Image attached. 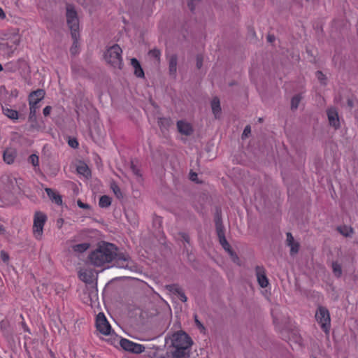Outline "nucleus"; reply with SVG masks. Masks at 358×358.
<instances>
[{
	"label": "nucleus",
	"mask_w": 358,
	"mask_h": 358,
	"mask_svg": "<svg viewBox=\"0 0 358 358\" xmlns=\"http://www.w3.org/2000/svg\"><path fill=\"white\" fill-rule=\"evenodd\" d=\"M116 250L115 245L103 242L89 255L90 262L95 266H103L113 261Z\"/></svg>",
	"instance_id": "nucleus-1"
},
{
	"label": "nucleus",
	"mask_w": 358,
	"mask_h": 358,
	"mask_svg": "<svg viewBox=\"0 0 358 358\" xmlns=\"http://www.w3.org/2000/svg\"><path fill=\"white\" fill-rule=\"evenodd\" d=\"M171 354L173 358H188L189 348L193 342L192 338L184 331H178L171 336Z\"/></svg>",
	"instance_id": "nucleus-2"
},
{
	"label": "nucleus",
	"mask_w": 358,
	"mask_h": 358,
	"mask_svg": "<svg viewBox=\"0 0 358 358\" xmlns=\"http://www.w3.org/2000/svg\"><path fill=\"white\" fill-rule=\"evenodd\" d=\"M0 50L10 55L16 50L20 42V36L17 31H7L0 33Z\"/></svg>",
	"instance_id": "nucleus-3"
},
{
	"label": "nucleus",
	"mask_w": 358,
	"mask_h": 358,
	"mask_svg": "<svg viewBox=\"0 0 358 358\" xmlns=\"http://www.w3.org/2000/svg\"><path fill=\"white\" fill-rule=\"evenodd\" d=\"M122 50L115 44L106 49L104 53V59L108 64L114 69H122L123 66Z\"/></svg>",
	"instance_id": "nucleus-4"
},
{
	"label": "nucleus",
	"mask_w": 358,
	"mask_h": 358,
	"mask_svg": "<svg viewBox=\"0 0 358 358\" xmlns=\"http://www.w3.org/2000/svg\"><path fill=\"white\" fill-rule=\"evenodd\" d=\"M66 17L72 38L79 37V20L77 12L71 4H67L66 6Z\"/></svg>",
	"instance_id": "nucleus-5"
},
{
	"label": "nucleus",
	"mask_w": 358,
	"mask_h": 358,
	"mask_svg": "<svg viewBox=\"0 0 358 358\" xmlns=\"http://www.w3.org/2000/svg\"><path fill=\"white\" fill-rule=\"evenodd\" d=\"M47 217L41 212H36L34 218L33 233L36 238L40 239Z\"/></svg>",
	"instance_id": "nucleus-6"
},
{
	"label": "nucleus",
	"mask_w": 358,
	"mask_h": 358,
	"mask_svg": "<svg viewBox=\"0 0 358 358\" xmlns=\"http://www.w3.org/2000/svg\"><path fill=\"white\" fill-rule=\"evenodd\" d=\"M315 317L320 324L324 331H327L330 326V315L329 310L322 306H320L316 312Z\"/></svg>",
	"instance_id": "nucleus-7"
},
{
	"label": "nucleus",
	"mask_w": 358,
	"mask_h": 358,
	"mask_svg": "<svg viewBox=\"0 0 358 358\" xmlns=\"http://www.w3.org/2000/svg\"><path fill=\"white\" fill-rule=\"evenodd\" d=\"M96 327L97 330L103 335H110L111 327L107 321L103 313H99L96 316Z\"/></svg>",
	"instance_id": "nucleus-8"
},
{
	"label": "nucleus",
	"mask_w": 358,
	"mask_h": 358,
	"mask_svg": "<svg viewBox=\"0 0 358 358\" xmlns=\"http://www.w3.org/2000/svg\"><path fill=\"white\" fill-rule=\"evenodd\" d=\"M120 344L124 350L136 354L143 352L145 349L143 345L135 343L125 338L121 339Z\"/></svg>",
	"instance_id": "nucleus-9"
},
{
	"label": "nucleus",
	"mask_w": 358,
	"mask_h": 358,
	"mask_svg": "<svg viewBox=\"0 0 358 358\" xmlns=\"http://www.w3.org/2000/svg\"><path fill=\"white\" fill-rule=\"evenodd\" d=\"M2 182L3 184V189L7 194H11L18 188L16 178L11 176L2 177Z\"/></svg>",
	"instance_id": "nucleus-10"
},
{
	"label": "nucleus",
	"mask_w": 358,
	"mask_h": 358,
	"mask_svg": "<svg viewBox=\"0 0 358 358\" xmlns=\"http://www.w3.org/2000/svg\"><path fill=\"white\" fill-rule=\"evenodd\" d=\"M255 273L259 286L263 288L266 287L268 285V280L266 275L265 268L263 266H257Z\"/></svg>",
	"instance_id": "nucleus-11"
},
{
	"label": "nucleus",
	"mask_w": 358,
	"mask_h": 358,
	"mask_svg": "<svg viewBox=\"0 0 358 358\" xmlns=\"http://www.w3.org/2000/svg\"><path fill=\"white\" fill-rule=\"evenodd\" d=\"M177 129L181 134L185 136H190L194 131L191 124L184 120L177 122Z\"/></svg>",
	"instance_id": "nucleus-12"
},
{
	"label": "nucleus",
	"mask_w": 358,
	"mask_h": 358,
	"mask_svg": "<svg viewBox=\"0 0 358 358\" xmlns=\"http://www.w3.org/2000/svg\"><path fill=\"white\" fill-rule=\"evenodd\" d=\"M327 113L329 124L336 129L340 127V122L337 110L334 108H331L327 110Z\"/></svg>",
	"instance_id": "nucleus-13"
},
{
	"label": "nucleus",
	"mask_w": 358,
	"mask_h": 358,
	"mask_svg": "<svg viewBox=\"0 0 358 358\" xmlns=\"http://www.w3.org/2000/svg\"><path fill=\"white\" fill-rule=\"evenodd\" d=\"M113 260H115V266L120 268H127L129 266V264L131 263V260L128 255L117 254V252Z\"/></svg>",
	"instance_id": "nucleus-14"
},
{
	"label": "nucleus",
	"mask_w": 358,
	"mask_h": 358,
	"mask_svg": "<svg viewBox=\"0 0 358 358\" xmlns=\"http://www.w3.org/2000/svg\"><path fill=\"white\" fill-rule=\"evenodd\" d=\"M286 236L287 245L290 248V255H294L299 252V243L298 242L294 241V238L290 232H287L286 234Z\"/></svg>",
	"instance_id": "nucleus-15"
},
{
	"label": "nucleus",
	"mask_w": 358,
	"mask_h": 358,
	"mask_svg": "<svg viewBox=\"0 0 358 358\" xmlns=\"http://www.w3.org/2000/svg\"><path fill=\"white\" fill-rule=\"evenodd\" d=\"M167 58L169 74L175 77L177 73L178 56L176 54H172L169 55Z\"/></svg>",
	"instance_id": "nucleus-16"
},
{
	"label": "nucleus",
	"mask_w": 358,
	"mask_h": 358,
	"mask_svg": "<svg viewBox=\"0 0 358 358\" xmlns=\"http://www.w3.org/2000/svg\"><path fill=\"white\" fill-rule=\"evenodd\" d=\"M94 277V275L92 269H81L79 271L80 279L86 283H92L93 282Z\"/></svg>",
	"instance_id": "nucleus-17"
},
{
	"label": "nucleus",
	"mask_w": 358,
	"mask_h": 358,
	"mask_svg": "<svg viewBox=\"0 0 358 358\" xmlns=\"http://www.w3.org/2000/svg\"><path fill=\"white\" fill-rule=\"evenodd\" d=\"M17 156V151L14 148H6L3 155L4 162L8 164H11L14 162Z\"/></svg>",
	"instance_id": "nucleus-18"
},
{
	"label": "nucleus",
	"mask_w": 358,
	"mask_h": 358,
	"mask_svg": "<svg viewBox=\"0 0 358 358\" xmlns=\"http://www.w3.org/2000/svg\"><path fill=\"white\" fill-rule=\"evenodd\" d=\"M45 94V91L41 89L32 92L29 95V103L38 104L44 98Z\"/></svg>",
	"instance_id": "nucleus-19"
},
{
	"label": "nucleus",
	"mask_w": 358,
	"mask_h": 358,
	"mask_svg": "<svg viewBox=\"0 0 358 358\" xmlns=\"http://www.w3.org/2000/svg\"><path fill=\"white\" fill-rule=\"evenodd\" d=\"M45 190L52 201L55 202L57 205H62V199L60 194L51 188L47 187Z\"/></svg>",
	"instance_id": "nucleus-20"
},
{
	"label": "nucleus",
	"mask_w": 358,
	"mask_h": 358,
	"mask_svg": "<svg viewBox=\"0 0 358 358\" xmlns=\"http://www.w3.org/2000/svg\"><path fill=\"white\" fill-rule=\"evenodd\" d=\"M211 108L215 118H218L221 113V107L220 99L217 97H214L211 101Z\"/></svg>",
	"instance_id": "nucleus-21"
},
{
	"label": "nucleus",
	"mask_w": 358,
	"mask_h": 358,
	"mask_svg": "<svg viewBox=\"0 0 358 358\" xmlns=\"http://www.w3.org/2000/svg\"><path fill=\"white\" fill-rule=\"evenodd\" d=\"M131 64L134 69V74L138 78L144 77V72L140 65V63L136 58L131 59Z\"/></svg>",
	"instance_id": "nucleus-22"
},
{
	"label": "nucleus",
	"mask_w": 358,
	"mask_h": 358,
	"mask_svg": "<svg viewBox=\"0 0 358 358\" xmlns=\"http://www.w3.org/2000/svg\"><path fill=\"white\" fill-rule=\"evenodd\" d=\"M3 113L11 120L18 119V112L15 110L8 108L6 107H2Z\"/></svg>",
	"instance_id": "nucleus-23"
},
{
	"label": "nucleus",
	"mask_w": 358,
	"mask_h": 358,
	"mask_svg": "<svg viewBox=\"0 0 358 358\" xmlns=\"http://www.w3.org/2000/svg\"><path fill=\"white\" fill-rule=\"evenodd\" d=\"M170 288V290L173 291L174 293L177 294L178 296V298L183 302H186L187 300V298L186 295L185 294L184 292L178 286L176 285H170L169 286Z\"/></svg>",
	"instance_id": "nucleus-24"
},
{
	"label": "nucleus",
	"mask_w": 358,
	"mask_h": 358,
	"mask_svg": "<svg viewBox=\"0 0 358 358\" xmlns=\"http://www.w3.org/2000/svg\"><path fill=\"white\" fill-rule=\"evenodd\" d=\"M337 230L345 237H350L354 232L353 229L351 227L346 225L338 227Z\"/></svg>",
	"instance_id": "nucleus-25"
},
{
	"label": "nucleus",
	"mask_w": 358,
	"mask_h": 358,
	"mask_svg": "<svg viewBox=\"0 0 358 358\" xmlns=\"http://www.w3.org/2000/svg\"><path fill=\"white\" fill-rule=\"evenodd\" d=\"M220 243L222 245L223 248L229 254L230 256H233L234 252L231 250L229 243L227 242L225 236L219 238Z\"/></svg>",
	"instance_id": "nucleus-26"
},
{
	"label": "nucleus",
	"mask_w": 358,
	"mask_h": 358,
	"mask_svg": "<svg viewBox=\"0 0 358 358\" xmlns=\"http://www.w3.org/2000/svg\"><path fill=\"white\" fill-rule=\"evenodd\" d=\"M90 248V243H83L80 244L74 245L72 246V249L76 252L82 253L86 251Z\"/></svg>",
	"instance_id": "nucleus-27"
},
{
	"label": "nucleus",
	"mask_w": 358,
	"mask_h": 358,
	"mask_svg": "<svg viewBox=\"0 0 358 358\" xmlns=\"http://www.w3.org/2000/svg\"><path fill=\"white\" fill-rule=\"evenodd\" d=\"M77 171L78 173L88 177L90 175V170L85 164H80L77 166Z\"/></svg>",
	"instance_id": "nucleus-28"
},
{
	"label": "nucleus",
	"mask_w": 358,
	"mask_h": 358,
	"mask_svg": "<svg viewBox=\"0 0 358 358\" xmlns=\"http://www.w3.org/2000/svg\"><path fill=\"white\" fill-rule=\"evenodd\" d=\"M331 268L334 275L340 278L342 275L341 266L337 262H332Z\"/></svg>",
	"instance_id": "nucleus-29"
},
{
	"label": "nucleus",
	"mask_w": 358,
	"mask_h": 358,
	"mask_svg": "<svg viewBox=\"0 0 358 358\" xmlns=\"http://www.w3.org/2000/svg\"><path fill=\"white\" fill-rule=\"evenodd\" d=\"M99 204L101 208H107L111 204V199L108 196L103 195L101 196Z\"/></svg>",
	"instance_id": "nucleus-30"
},
{
	"label": "nucleus",
	"mask_w": 358,
	"mask_h": 358,
	"mask_svg": "<svg viewBox=\"0 0 358 358\" xmlns=\"http://www.w3.org/2000/svg\"><path fill=\"white\" fill-rule=\"evenodd\" d=\"M302 99L301 94L294 96L291 100V109L296 110L299 107V103Z\"/></svg>",
	"instance_id": "nucleus-31"
},
{
	"label": "nucleus",
	"mask_w": 358,
	"mask_h": 358,
	"mask_svg": "<svg viewBox=\"0 0 358 358\" xmlns=\"http://www.w3.org/2000/svg\"><path fill=\"white\" fill-rule=\"evenodd\" d=\"M110 188L113 190L115 195L117 196V198L121 199L123 197V194L121 192V189L116 182H112L110 183Z\"/></svg>",
	"instance_id": "nucleus-32"
},
{
	"label": "nucleus",
	"mask_w": 358,
	"mask_h": 358,
	"mask_svg": "<svg viewBox=\"0 0 358 358\" xmlns=\"http://www.w3.org/2000/svg\"><path fill=\"white\" fill-rule=\"evenodd\" d=\"M148 55L150 57L155 59L158 63H159L160 61V56H161V52L159 49L154 48L152 50H150L148 52Z\"/></svg>",
	"instance_id": "nucleus-33"
},
{
	"label": "nucleus",
	"mask_w": 358,
	"mask_h": 358,
	"mask_svg": "<svg viewBox=\"0 0 358 358\" xmlns=\"http://www.w3.org/2000/svg\"><path fill=\"white\" fill-rule=\"evenodd\" d=\"M78 38L79 37L73 38V43L70 49V52L72 55H76L78 52Z\"/></svg>",
	"instance_id": "nucleus-34"
},
{
	"label": "nucleus",
	"mask_w": 358,
	"mask_h": 358,
	"mask_svg": "<svg viewBox=\"0 0 358 358\" xmlns=\"http://www.w3.org/2000/svg\"><path fill=\"white\" fill-rule=\"evenodd\" d=\"M216 231H217L218 238H221L222 236H224V226L221 223H219V222L216 223Z\"/></svg>",
	"instance_id": "nucleus-35"
},
{
	"label": "nucleus",
	"mask_w": 358,
	"mask_h": 358,
	"mask_svg": "<svg viewBox=\"0 0 358 358\" xmlns=\"http://www.w3.org/2000/svg\"><path fill=\"white\" fill-rule=\"evenodd\" d=\"M130 169L131 171L133 172L134 175L136 176L138 178H140L141 176L140 170L138 169V167L134 164L133 162H131Z\"/></svg>",
	"instance_id": "nucleus-36"
},
{
	"label": "nucleus",
	"mask_w": 358,
	"mask_h": 358,
	"mask_svg": "<svg viewBox=\"0 0 358 358\" xmlns=\"http://www.w3.org/2000/svg\"><path fill=\"white\" fill-rule=\"evenodd\" d=\"M316 77L317 78V79L320 80V82L322 84H323V85L326 84L327 77L324 74H323V73L322 71H317Z\"/></svg>",
	"instance_id": "nucleus-37"
},
{
	"label": "nucleus",
	"mask_w": 358,
	"mask_h": 358,
	"mask_svg": "<svg viewBox=\"0 0 358 358\" xmlns=\"http://www.w3.org/2000/svg\"><path fill=\"white\" fill-rule=\"evenodd\" d=\"M29 162H31L33 164V166H38L39 160H38V157L37 155H30L29 157Z\"/></svg>",
	"instance_id": "nucleus-38"
},
{
	"label": "nucleus",
	"mask_w": 358,
	"mask_h": 358,
	"mask_svg": "<svg viewBox=\"0 0 358 358\" xmlns=\"http://www.w3.org/2000/svg\"><path fill=\"white\" fill-rule=\"evenodd\" d=\"M38 108V106H37V104L29 103L30 117L35 115Z\"/></svg>",
	"instance_id": "nucleus-39"
},
{
	"label": "nucleus",
	"mask_w": 358,
	"mask_h": 358,
	"mask_svg": "<svg viewBox=\"0 0 358 358\" xmlns=\"http://www.w3.org/2000/svg\"><path fill=\"white\" fill-rule=\"evenodd\" d=\"M0 256L1 259L3 262L7 263L8 262L9 255L6 252H5L4 250L1 251Z\"/></svg>",
	"instance_id": "nucleus-40"
},
{
	"label": "nucleus",
	"mask_w": 358,
	"mask_h": 358,
	"mask_svg": "<svg viewBox=\"0 0 358 358\" xmlns=\"http://www.w3.org/2000/svg\"><path fill=\"white\" fill-rule=\"evenodd\" d=\"M203 57L201 55H197L196 58V65L197 69H200L203 65Z\"/></svg>",
	"instance_id": "nucleus-41"
},
{
	"label": "nucleus",
	"mask_w": 358,
	"mask_h": 358,
	"mask_svg": "<svg viewBox=\"0 0 358 358\" xmlns=\"http://www.w3.org/2000/svg\"><path fill=\"white\" fill-rule=\"evenodd\" d=\"M199 0H189L188 3V6L191 10H194L196 3L199 2Z\"/></svg>",
	"instance_id": "nucleus-42"
},
{
	"label": "nucleus",
	"mask_w": 358,
	"mask_h": 358,
	"mask_svg": "<svg viewBox=\"0 0 358 358\" xmlns=\"http://www.w3.org/2000/svg\"><path fill=\"white\" fill-rule=\"evenodd\" d=\"M78 206L84 209H88L90 208V206L87 203H83L80 200H78L77 201Z\"/></svg>",
	"instance_id": "nucleus-43"
},
{
	"label": "nucleus",
	"mask_w": 358,
	"mask_h": 358,
	"mask_svg": "<svg viewBox=\"0 0 358 358\" xmlns=\"http://www.w3.org/2000/svg\"><path fill=\"white\" fill-rule=\"evenodd\" d=\"M251 132V129L249 125L246 126L243 132V136L247 137Z\"/></svg>",
	"instance_id": "nucleus-44"
},
{
	"label": "nucleus",
	"mask_w": 358,
	"mask_h": 358,
	"mask_svg": "<svg viewBox=\"0 0 358 358\" xmlns=\"http://www.w3.org/2000/svg\"><path fill=\"white\" fill-rule=\"evenodd\" d=\"M51 110H52V108L50 106H46L44 109H43V115L45 116H48L50 115V112H51Z\"/></svg>",
	"instance_id": "nucleus-45"
},
{
	"label": "nucleus",
	"mask_w": 358,
	"mask_h": 358,
	"mask_svg": "<svg viewBox=\"0 0 358 358\" xmlns=\"http://www.w3.org/2000/svg\"><path fill=\"white\" fill-rule=\"evenodd\" d=\"M69 144L72 148H77L78 145V143L76 141V140H70L69 141Z\"/></svg>",
	"instance_id": "nucleus-46"
},
{
	"label": "nucleus",
	"mask_w": 358,
	"mask_h": 358,
	"mask_svg": "<svg viewBox=\"0 0 358 358\" xmlns=\"http://www.w3.org/2000/svg\"><path fill=\"white\" fill-rule=\"evenodd\" d=\"M194 320H195V323L196 324V326L199 327V328H202L203 329V324L201 323V322L197 319V316L195 315L194 316Z\"/></svg>",
	"instance_id": "nucleus-47"
},
{
	"label": "nucleus",
	"mask_w": 358,
	"mask_h": 358,
	"mask_svg": "<svg viewBox=\"0 0 358 358\" xmlns=\"http://www.w3.org/2000/svg\"><path fill=\"white\" fill-rule=\"evenodd\" d=\"M64 224V220L62 218H59L57 221V225L58 228H61Z\"/></svg>",
	"instance_id": "nucleus-48"
},
{
	"label": "nucleus",
	"mask_w": 358,
	"mask_h": 358,
	"mask_svg": "<svg viewBox=\"0 0 358 358\" xmlns=\"http://www.w3.org/2000/svg\"><path fill=\"white\" fill-rule=\"evenodd\" d=\"M182 239L187 242V243H189V237L188 236V235L185 234H182L181 235Z\"/></svg>",
	"instance_id": "nucleus-49"
},
{
	"label": "nucleus",
	"mask_w": 358,
	"mask_h": 358,
	"mask_svg": "<svg viewBox=\"0 0 358 358\" xmlns=\"http://www.w3.org/2000/svg\"><path fill=\"white\" fill-rule=\"evenodd\" d=\"M196 177H197V175L195 173H192L190 174V179L193 181L196 180Z\"/></svg>",
	"instance_id": "nucleus-50"
},
{
	"label": "nucleus",
	"mask_w": 358,
	"mask_h": 358,
	"mask_svg": "<svg viewBox=\"0 0 358 358\" xmlns=\"http://www.w3.org/2000/svg\"><path fill=\"white\" fill-rule=\"evenodd\" d=\"M5 17V13L3 10L0 8V18L3 19Z\"/></svg>",
	"instance_id": "nucleus-51"
},
{
	"label": "nucleus",
	"mask_w": 358,
	"mask_h": 358,
	"mask_svg": "<svg viewBox=\"0 0 358 358\" xmlns=\"http://www.w3.org/2000/svg\"><path fill=\"white\" fill-rule=\"evenodd\" d=\"M5 231V228L3 227V225L0 224V234H4Z\"/></svg>",
	"instance_id": "nucleus-52"
},
{
	"label": "nucleus",
	"mask_w": 358,
	"mask_h": 358,
	"mask_svg": "<svg viewBox=\"0 0 358 358\" xmlns=\"http://www.w3.org/2000/svg\"><path fill=\"white\" fill-rule=\"evenodd\" d=\"M234 260V262H236L238 259V256L234 253L233 256H231Z\"/></svg>",
	"instance_id": "nucleus-53"
},
{
	"label": "nucleus",
	"mask_w": 358,
	"mask_h": 358,
	"mask_svg": "<svg viewBox=\"0 0 358 358\" xmlns=\"http://www.w3.org/2000/svg\"><path fill=\"white\" fill-rule=\"evenodd\" d=\"M268 40L270 42H271V41H272V40H273V37H272V36H268Z\"/></svg>",
	"instance_id": "nucleus-54"
},
{
	"label": "nucleus",
	"mask_w": 358,
	"mask_h": 358,
	"mask_svg": "<svg viewBox=\"0 0 358 358\" xmlns=\"http://www.w3.org/2000/svg\"><path fill=\"white\" fill-rule=\"evenodd\" d=\"M348 104L350 106H352V103L351 101H348Z\"/></svg>",
	"instance_id": "nucleus-55"
},
{
	"label": "nucleus",
	"mask_w": 358,
	"mask_h": 358,
	"mask_svg": "<svg viewBox=\"0 0 358 358\" xmlns=\"http://www.w3.org/2000/svg\"><path fill=\"white\" fill-rule=\"evenodd\" d=\"M3 70V67L1 66V64H0V71Z\"/></svg>",
	"instance_id": "nucleus-56"
},
{
	"label": "nucleus",
	"mask_w": 358,
	"mask_h": 358,
	"mask_svg": "<svg viewBox=\"0 0 358 358\" xmlns=\"http://www.w3.org/2000/svg\"><path fill=\"white\" fill-rule=\"evenodd\" d=\"M313 358H316V357H313Z\"/></svg>",
	"instance_id": "nucleus-57"
}]
</instances>
